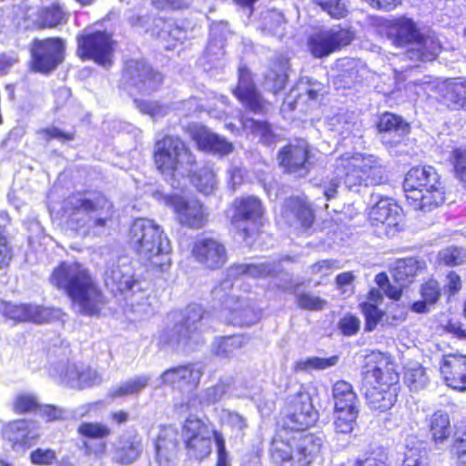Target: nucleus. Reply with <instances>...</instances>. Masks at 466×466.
<instances>
[{"instance_id":"1","label":"nucleus","mask_w":466,"mask_h":466,"mask_svg":"<svg viewBox=\"0 0 466 466\" xmlns=\"http://www.w3.org/2000/svg\"><path fill=\"white\" fill-rule=\"evenodd\" d=\"M334 167V176L322 185L327 200L337 197L342 180L349 190L355 191L361 186H378L389 180L383 161L371 154H345L336 160Z\"/></svg>"},{"instance_id":"2","label":"nucleus","mask_w":466,"mask_h":466,"mask_svg":"<svg viewBox=\"0 0 466 466\" xmlns=\"http://www.w3.org/2000/svg\"><path fill=\"white\" fill-rule=\"evenodd\" d=\"M50 280L66 293L73 309L79 314L96 316L106 304L89 270L78 262H62L53 270Z\"/></svg>"},{"instance_id":"3","label":"nucleus","mask_w":466,"mask_h":466,"mask_svg":"<svg viewBox=\"0 0 466 466\" xmlns=\"http://www.w3.org/2000/svg\"><path fill=\"white\" fill-rule=\"evenodd\" d=\"M68 226L86 234L90 229L105 228L112 220V202L100 192H77L64 201Z\"/></svg>"},{"instance_id":"4","label":"nucleus","mask_w":466,"mask_h":466,"mask_svg":"<svg viewBox=\"0 0 466 466\" xmlns=\"http://www.w3.org/2000/svg\"><path fill=\"white\" fill-rule=\"evenodd\" d=\"M105 283L115 296L125 300V312L133 319H142L151 313V307L141 282L135 279L134 269L126 257L109 261L105 271Z\"/></svg>"},{"instance_id":"5","label":"nucleus","mask_w":466,"mask_h":466,"mask_svg":"<svg viewBox=\"0 0 466 466\" xmlns=\"http://www.w3.org/2000/svg\"><path fill=\"white\" fill-rule=\"evenodd\" d=\"M130 244L150 270L165 272L171 264L170 241L153 220L136 219L130 228Z\"/></svg>"},{"instance_id":"6","label":"nucleus","mask_w":466,"mask_h":466,"mask_svg":"<svg viewBox=\"0 0 466 466\" xmlns=\"http://www.w3.org/2000/svg\"><path fill=\"white\" fill-rule=\"evenodd\" d=\"M323 444L320 436L304 431L279 429L270 445L271 460L280 466H308Z\"/></svg>"},{"instance_id":"7","label":"nucleus","mask_w":466,"mask_h":466,"mask_svg":"<svg viewBox=\"0 0 466 466\" xmlns=\"http://www.w3.org/2000/svg\"><path fill=\"white\" fill-rule=\"evenodd\" d=\"M208 314L198 304L188 305L180 319L158 332L157 344L173 351H188L205 342Z\"/></svg>"},{"instance_id":"8","label":"nucleus","mask_w":466,"mask_h":466,"mask_svg":"<svg viewBox=\"0 0 466 466\" xmlns=\"http://www.w3.org/2000/svg\"><path fill=\"white\" fill-rule=\"evenodd\" d=\"M403 189L410 207L431 211L445 199V187L437 169L431 166L415 167L405 176Z\"/></svg>"},{"instance_id":"9","label":"nucleus","mask_w":466,"mask_h":466,"mask_svg":"<svg viewBox=\"0 0 466 466\" xmlns=\"http://www.w3.org/2000/svg\"><path fill=\"white\" fill-rule=\"evenodd\" d=\"M155 163L172 187L184 186L181 180L189 177L195 157L177 137L166 136L155 145Z\"/></svg>"},{"instance_id":"10","label":"nucleus","mask_w":466,"mask_h":466,"mask_svg":"<svg viewBox=\"0 0 466 466\" xmlns=\"http://www.w3.org/2000/svg\"><path fill=\"white\" fill-rule=\"evenodd\" d=\"M48 372L59 384L77 390L100 385L104 380L103 373L96 369L68 360L50 364Z\"/></svg>"},{"instance_id":"11","label":"nucleus","mask_w":466,"mask_h":466,"mask_svg":"<svg viewBox=\"0 0 466 466\" xmlns=\"http://www.w3.org/2000/svg\"><path fill=\"white\" fill-rule=\"evenodd\" d=\"M218 436L222 435L194 416H189L183 425L182 438L187 454L198 461L207 458L211 453L213 441L217 444Z\"/></svg>"},{"instance_id":"12","label":"nucleus","mask_w":466,"mask_h":466,"mask_svg":"<svg viewBox=\"0 0 466 466\" xmlns=\"http://www.w3.org/2000/svg\"><path fill=\"white\" fill-rule=\"evenodd\" d=\"M317 420L318 412L312 405L309 393L300 390L288 398L280 429L304 431Z\"/></svg>"},{"instance_id":"13","label":"nucleus","mask_w":466,"mask_h":466,"mask_svg":"<svg viewBox=\"0 0 466 466\" xmlns=\"http://www.w3.org/2000/svg\"><path fill=\"white\" fill-rule=\"evenodd\" d=\"M76 54L81 60H93L107 67L111 65L113 41L105 31L84 32L76 37Z\"/></svg>"},{"instance_id":"14","label":"nucleus","mask_w":466,"mask_h":466,"mask_svg":"<svg viewBox=\"0 0 466 466\" xmlns=\"http://www.w3.org/2000/svg\"><path fill=\"white\" fill-rule=\"evenodd\" d=\"M165 203L173 209L176 219L184 227L199 229L208 220L209 212L208 208L198 199L169 195L165 197Z\"/></svg>"},{"instance_id":"15","label":"nucleus","mask_w":466,"mask_h":466,"mask_svg":"<svg viewBox=\"0 0 466 466\" xmlns=\"http://www.w3.org/2000/svg\"><path fill=\"white\" fill-rule=\"evenodd\" d=\"M65 43L60 38L34 40L31 47V66L35 72L50 73L64 60Z\"/></svg>"},{"instance_id":"16","label":"nucleus","mask_w":466,"mask_h":466,"mask_svg":"<svg viewBox=\"0 0 466 466\" xmlns=\"http://www.w3.org/2000/svg\"><path fill=\"white\" fill-rule=\"evenodd\" d=\"M353 37L350 30L333 26L313 35L309 40V47L314 57L322 58L350 45Z\"/></svg>"},{"instance_id":"17","label":"nucleus","mask_w":466,"mask_h":466,"mask_svg":"<svg viewBox=\"0 0 466 466\" xmlns=\"http://www.w3.org/2000/svg\"><path fill=\"white\" fill-rule=\"evenodd\" d=\"M123 78L127 85L134 86L141 93H150L158 89L162 76L143 60H128L126 63Z\"/></svg>"},{"instance_id":"18","label":"nucleus","mask_w":466,"mask_h":466,"mask_svg":"<svg viewBox=\"0 0 466 466\" xmlns=\"http://www.w3.org/2000/svg\"><path fill=\"white\" fill-rule=\"evenodd\" d=\"M376 127L381 143L388 149L402 144L410 130L406 120L390 112H385L379 116Z\"/></svg>"},{"instance_id":"19","label":"nucleus","mask_w":466,"mask_h":466,"mask_svg":"<svg viewBox=\"0 0 466 466\" xmlns=\"http://www.w3.org/2000/svg\"><path fill=\"white\" fill-rule=\"evenodd\" d=\"M309 145L305 140L284 147L278 155L279 165L285 171L298 177H304L309 172Z\"/></svg>"},{"instance_id":"20","label":"nucleus","mask_w":466,"mask_h":466,"mask_svg":"<svg viewBox=\"0 0 466 466\" xmlns=\"http://www.w3.org/2000/svg\"><path fill=\"white\" fill-rule=\"evenodd\" d=\"M202 374V369L197 364L179 365L164 371L160 380L162 384L190 392L198 387Z\"/></svg>"},{"instance_id":"21","label":"nucleus","mask_w":466,"mask_h":466,"mask_svg":"<svg viewBox=\"0 0 466 466\" xmlns=\"http://www.w3.org/2000/svg\"><path fill=\"white\" fill-rule=\"evenodd\" d=\"M235 96L248 110L263 114L267 111V103L254 84L252 74L246 66L238 67V84Z\"/></svg>"},{"instance_id":"22","label":"nucleus","mask_w":466,"mask_h":466,"mask_svg":"<svg viewBox=\"0 0 466 466\" xmlns=\"http://www.w3.org/2000/svg\"><path fill=\"white\" fill-rule=\"evenodd\" d=\"M263 214L261 202L254 197L242 198L235 214V226L243 238L247 239L258 231V220Z\"/></svg>"},{"instance_id":"23","label":"nucleus","mask_w":466,"mask_h":466,"mask_svg":"<svg viewBox=\"0 0 466 466\" xmlns=\"http://www.w3.org/2000/svg\"><path fill=\"white\" fill-rule=\"evenodd\" d=\"M192 254L198 262L211 269L222 267L228 258L224 245L209 238L198 239L194 244Z\"/></svg>"},{"instance_id":"24","label":"nucleus","mask_w":466,"mask_h":466,"mask_svg":"<svg viewBox=\"0 0 466 466\" xmlns=\"http://www.w3.org/2000/svg\"><path fill=\"white\" fill-rule=\"evenodd\" d=\"M440 370L449 387L460 391L466 390V356H443Z\"/></svg>"},{"instance_id":"25","label":"nucleus","mask_w":466,"mask_h":466,"mask_svg":"<svg viewBox=\"0 0 466 466\" xmlns=\"http://www.w3.org/2000/svg\"><path fill=\"white\" fill-rule=\"evenodd\" d=\"M282 217L289 226H300L304 229L311 228L315 218L308 200L300 198H289L285 201Z\"/></svg>"},{"instance_id":"26","label":"nucleus","mask_w":466,"mask_h":466,"mask_svg":"<svg viewBox=\"0 0 466 466\" xmlns=\"http://www.w3.org/2000/svg\"><path fill=\"white\" fill-rule=\"evenodd\" d=\"M441 50V43L434 35L420 32V36L411 42L403 56L414 62H430L436 59Z\"/></svg>"},{"instance_id":"27","label":"nucleus","mask_w":466,"mask_h":466,"mask_svg":"<svg viewBox=\"0 0 466 466\" xmlns=\"http://www.w3.org/2000/svg\"><path fill=\"white\" fill-rule=\"evenodd\" d=\"M0 313L15 322H45L49 317V309L31 304H12L0 300Z\"/></svg>"},{"instance_id":"28","label":"nucleus","mask_w":466,"mask_h":466,"mask_svg":"<svg viewBox=\"0 0 466 466\" xmlns=\"http://www.w3.org/2000/svg\"><path fill=\"white\" fill-rule=\"evenodd\" d=\"M4 436L12 443L15 450H18L34 445L38 438V433L33 421L18 420L5 427Z\"/></svg>"},{"instance_id":"29","label":"nucleus","mask_w":466,"mask_h":466,"mask_svg":"<svg viewBox=\"0 0 466 466\" xmlns=\"http://www.w3.org/2000/svg\"><path fill=\"white\" fill-rule=\"evenodd\" d=\"M188 130L191 138L200 150L220 155L230 152L231 145L206 127L194 124L188 127Z\"/></svg>"},{"instance_id":"30","label":"nucleus","mask_w":466,"mask_h":466,"mask_svg":"<svg viewBox=\"0 0 466 466\" xmlns=\"http://www.w3.org/2000/svg\"><path fill=\"white\" fill-rule=\"evenodd\" d=\"M155 447L158 466H176L177 431L173 427H164L159 431Z\"/></svg>"},{"instance_id":"31","label":"nucleus","mask_w":466,"mask_h":466,"mask_svg":"<svg viewBox=\"0 0 466 466\" xmlns=\"http://www.w3.org/2000/svg\"><path fill=\"white\" fill-rule=\"evenodd\" d=\"M420 29L415 22L407 17L391 21L387 27V37L397 47L408 48L411 42L420 36Z\"/></svg>"},{"instance_id":"32","label":"nucleus","mask_w":466,"mask_h":466,"mask_svg":"<svg viewBox=\"0 0 466 466\" xmlns=\"http://www.w3.org/2000/svg\"><path fill=\"white\" fill-rule=\"evenodd\" d=\"M141 451L140 438L133 434H125L113 443L112 461L121 465L131 464L137 460Z\"/></svg>"},{"instance_id":"33","label":"nucleus","mask_w":466,"mask_h":466,"mask_svg":"<svg viewBox=\"0 0 466 466\" xmlns=\"http://www.w3.org/2000/svg\"><path fill=\"white\" fill-rule=\"evenodd\" d=\"M401 208L393 199L383 198L376 202L369 213L372 225L386 228L396 227L400 218Z\"/></svg>"},{"instance_id":"34","label":"nucleus","mask_w":466,"mask_h":466,"mask_svg":"<svg viewBox=\"0 0 466 466\" xmlns=\"http://www.w3.org/2000/svg\"><path fill=\"white\" fill-rule=\"evenodd\" d=\"M426 421L431 441L437 448L442 446L451 434L449 414L443 410H438L432 413Z\"/></svg>"},{"instance_id":"35","label":"nucleus","mask_w":466,"mask_h":466,"mask_svg":"<svg viewBox=\"0 0 466 466\" xmlns=\"http://www.w3.org/2000/svg\"><path fill=\"white\" fill-rule=\"evenodd\" d=\"M425 267V262L416 258L399 259L392 269V278L397 284L408 286Z\"/></svg>"},{"instance_id":"36","label":"nucleus","mask_w":466,"mask_h":466,"mask_svg":"<svg viewBox=\"0 0 466 466\" xmlns=\"http://www.w3.org/2000/svg\"><path fill=\"white\" fill-rule=\"evenodd\" d=\"M443 104L451 109L462 108L466 105V80L451 79L441 87Z\"/></svg>"},{"instance_id":"37","label":"nucleus","mask_w":466,"mask_h":466,"mask_svg":"<svg viewBox=\"0 0 466 466\" xmlns=\"http://www.w3.org/2000/svg\"><path fill=\"white\" fill-rule=\"evenodd\" d=\"M367 403L371 410L386 411L397 400V388L372 386L365 392Z\"/></svg>"},{"instance_id":"38","label":"nucleus","mask_w":466,"mask_h":466,"mask_svg":"<svg viewBox=\"0 0 466 466\" xmlns=\"http://www.w3.org/2000/svg\"><path fill=\"white\" fill-rule=\"evenodd\" d=\"M367 379H373L378 387L396 388L399 374L394 364L386 360H380L371 370H367Z\"/></svg>"},{"instance_id":"39","label":"nucleus","mask_w":466,"mask_h":466,"mask_svg":"<svg viewBox=\"0 0 466 466\" xmlns=\"http://www.w3.org/2000/svg\"><path fill=\"white\" fill-rule=\"evenodd\" d=\"M288 70L289 60L285 56H279L271 60L266 79L272 83L271 88L274 93H278L285 87L288 81Z\"/></svg>"},{"instance_id":"40","label":"nucleus","mask_w":466,"mask_h":466,"mask_svg":"<svg viewBox=\"0 0 466 466\" xmlns=\"http://www.w3.org/2000/svg\"><path fill=\"white\" fill-rule=\"evenodd\" d=\"M335 410L358 409V397L350 383L345 380L337 381L332 388Z\"/></svg>"},{"instance_id":"41","label":"nucleus","mask_w":466,"mask_h":466,"mask_svg":"<svg viewBox=\"0 0 466 466\" xmlns=\"http://www.w3.org/2000/svg\"><path fill=\"white\" fill-rule=\"evenodd\" d=\"M151 377L149 375H138L127 380L118 386L113 387L109 390L111 398H121L129 395H138L148 385Z\"/></svg>"},{"instance_id":"42","label":"nucleus","mask_w":466,"mask_h":466,"mask_svg":"<svg viewBox=\"0 0 466 466\" xmlns=\"http://www.w3.org/2000/svg\"><path fill=\"white\" fill-rule=\"evenodd\" d=\"M209 41L206 48V56L210 61L219 59L224 55L226 35L223 24L210 27Z\"/></svg>"},{"instance_id":"43","label":"nucleus","mask_w":466,"mask_h":466,"mask_svg":"<svg viewBox=\"0 0 466 466\" xmlns=\"http://www.w3.org/2000/svg\"><path fill=\"white\" fill-rule=\"evenodd\" d=\"M66 21V15L57 5L39 10L36 23L42 27H55Z\"/></svg>"},{"instance_id":"44","label":"nucleus","mask_w":466,"mask_h":466,"mask_svg":"<svg viewBox=\"0 0 466 466\" xmlns=\"http://www.w3.org/2000/svg\"><path fill=\"white\" fill-rule=\"evenodd\" d=\"M292 293L295 296L296 304L302 309L319 311L327 305L326 299L309 291H299L298 287L293 289Z\"/></svg>"},{"instance_id":"45","label":"nucleus","mask_w":466,"mask_h":466,"mask_svg":"<svg viewBox=\"0 0 466 466\" xmlns=\"http://www.w3.org/2000/svg\"><path fill=\"white\" fill-rule=\"evenodd\" d=\"M190 181L199 192L205 195L211 194L216 186L215 174L208 167H202L194 173L190 177Z\"/></svg>"},{"instance_id":"46","label":"nucleus","mask_w":466,"mask_h":466,"mask_svg":"<svg viewBox=\"0 0 466 466\" xmlns=\"http://www.w3.org/2000/svg\"><path fill=\"white\" fill-rule=\"evenodd\" d=\"M358 414V409L335 410V431L343 434L351 432L354 428Z\"/></svg>"},{"instance_id":"47","label":"nucleus","mask_w":466,"mask_h":466,"mask_svg":"<svg viewBox=\"0 0 466 466\" xmlns=\"http://www.w3.org/2000/svg\"><path fill=\"white\" fill-rule=\"evenodd\" d=\"M241 122L243 128L259 137L263 144H271L273 142L274 137L267 122L248 117L242 118Z\"/></svg>"},{"instance_id":"48","label":"nucleus","mask_w":466,"mask_h":466,"mask_svg":"<svg viewBox=\"0 0 466 466\" xmlns=\"http://www.w3.org/2000/svg\"><path fill=\"white\" fill-rule=\"evenodd\" d=\"M9 217L6 212H0V269L7 267L12 259V248L6 238V227Z\"/></svg>"},{"instance_id":"49","label":"nucleus","mask_w":466,"mask_h":466,"mask_svg":"<svg viewBox=\"0 0 466 466\" xmlns=\"http://www.w3.org/2000/svg\"><path fill=\"white\" fill-rule=\"evenodd\" d=\"M12 407L16 414L36 413V410L39 407V400L33 393L20 392L15 396Z\"/></svg>"},{"instance_id":"50","label":"nucleus","mask_w":466,"mask_h":466,"mask_svg":"<svg viewBox=\"0 0 466 466\" xmlns=\"http://www.w3.org/2000/svg\"><path fill=\"white\" fill-rule=\"evenodd\" d=\"M404 381L411 391H419L427 386L429 378L425 369L417 365L405 371Z\"/></svg>"},{"instance_id":"51","label":"nucleus","mask_w":466,"mask_h":466,"mask_svg":"<svg viewBox=\"0 0 466 466\" xmlns=\"http://www.w3.org/2000/svg\"><path fill=\"white\" fill-rule=\"evenodd\" d=\"M134 102L141 113L150 116L155 120L166 116L170 111L168 105L158 101L135 99Z\"/></svg>"},{"instance_id":"52","label":"nucleus","mask_w":466,"mask_h":466,"mask_svg":"<svg viewBox=\"0 0 466 466\" xmlns=\"http://www.w3.org/2000/svg\"><path fill=\"white\" fill-rule=\"evenodd\" d=\"M274 271V265L268 262L260 264L235 265V275L247 274L253 278H259L270 276Z\"/></svg>"},{"instance_id":"53","label":"nucleus","mask_w":466,"mask_h":466,"mask_svg":"<svg viewBox=\"0 0 466 466\" xmlns=\"http://www.w3.org/2000/svg\"><path fill=\"white\" fill-rule=\"evenodd\" d=\"M338 361V356H331L329 358L310 357L299 361L297 363V369L301 371H309L310 370H322L336 366Z\"/></svg>"},{"instance_id":"54","label":"nucleus","mask_w":466,"mask_h":466,"mask_svg":"<svg viewBox=\"0 0 466 466\" xmlns=\"http://www.w3.org/2000/svg\"><path fill=\"white\" fill-rule=\"evenodd\" d=\"M427 451L420 443L407 447L404 452V466H427Z\"/></svg>"},{"instance_id":"55","label":"nucleus","mask_w":466,"mask_h":466,"mask_svg":"<svg viewBox=\"0 0 466 466\" xmlns=\"http://www.w3.org/2000/svg\"><path fill=\"white\" fill-rule=\"evenodd\" d=\"M233 279L228 277L225 279L218 287L213 290V296L218 299L221 306L231 311V305L233 303Z\"/></svg>"},{"instance_id":"56","label":"nucleus","mask_w":466,"mask_h":466,"mask_svg":"<svg viewBox=\"0 0 466 466\" xmlns=\"http://www.w3.org/2000/svg\"><path fill=\"white\" fill-rule=\"evenodd\" d=\"M78 433L88 439H103L110 434V429L98 422H83L77 429Z\"/></svg>"},{"instance_id":"57","label":"nucleus","mask_w":466,"mask_h":466,"mask_svg":"<svg viewBox=\"0 0 466 466\" xmlns=\"http://www.w3.org/2000/svg\"><path fill=\"white\" fill-rule=\"evenodd\" d=\"M439 258L449 267L461 265L466 260V249L459 247H449L439 252Z\"/></svg>"},{"instance_id":"58","label":"nucleus","mask_w":466,"mask_h":466,"mask_svg":"<svg viewBox=\"0 0 466 466\" xmlns=\"http://www.w3.org/2000/svg\"><path fill=\"white\" fill-rule=\"evenodd\" d=\"M316 3L333 18H343L348 14V8L343 0H316Z\"/></svg>"},{"instance_id":"59","label":"nucleus","mask_w":466,"mask_h":466,"mask_svg":"<svg viewBox=\"0 0 466 466\" xmlns=\"http://www.w3.org/2000/svg\"><path fill=\"white\" fill-rule=\"evenodd\" d=\"M362 312L365 316V330H373L377 324L381 320L383 313L378 307L371 302H365L361 304Z\"/></svg>"},{"instance_id":"60","label":"nucleus","mask_w":466,"mask_h":466,"mask_svg":"<svg viewBox=\"0 0 466 466\" xmlns=\"http://www.w3.org/2000/svg\"><path fill=\"white\" fill-rule=\"evenodd\" d=\"M456 177L466 187V148H458L452 152Z\"/></svg>"},{"instance_id":"61","label":"nucleus","mask_w":466,"mask_h":466,"mask_svg":"<svg viewBox=\"0 0 466 466\" xmlns=\"http://www.w3.org/2000/svg\"><path fill=\"white\" fill-rule=\"evenodd\" d=\"M227 386L223 383L208 388L201 395L199 404L209 405L221 400L226 393Z\"/></svg>"},{"instance_id":"62","label":"nucleus","mask_w":466,"mask_h":466,"mask_svg":"<svg viewBox=\"0 0 466 466\" xmlns=\"http://www.w3.org/2000/svg\"><path fill=\"white\" fill-rule=\"evenodd\" d=\"M420 294L428 304H434L440 299L441 288L437 280L430 279L420 288Z\"/></svg>"},{"instance_id":"63","label":"nucleus","mask_w":466,"mask_h":466,"mask_svg":"<svg viewBox=\"0 0 466 466\" xmlns=\"http://www.w3.org/2000/svg\"><path fill=\"white\" fill-rule=\"evenodd\" d=\"M56 458V452L50 449H36L30 454L31 461L35 465H50Z\"/></svg>"},{"instance_id":"64","label":"nucleus","mask_w":466,"mask_h":466,"mask_svg":"<svg viewBox=\"0 0 466 466\" xmlns=\"http://www.w3.org/2000/svg\"><path fill=\"white\" fill-rule=\"evenodd\" d=\"M233 350V338L231 336L218 338L213 343V351L221 358H227Z\"/></svg>"}]
</instances>
